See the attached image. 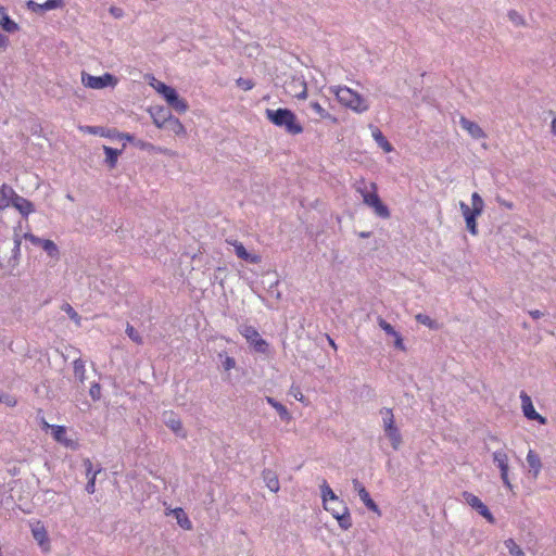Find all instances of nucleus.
<instances>
[{
  "instance_id": "f257e3e1",
  "label": "nucleus",
  "mask_w": 556,
  "mask_h": 556,
  "mask_svg": "<svg viewBox=\"0 0 556 556\" xmlns=\"http://www.w3.org/2000/svg\"><path fill=\"white\" fill-rule=\"evenodd\" d=\"M265 115L270 123L285 129L289 135L295 136L303 132V127L298 121L296 115L289 109H266Z\"/></svg>"
},
{
  "instance_id": "f03ea898",
  "label": "nucleus",
  "mask_w": 556,
  "mask_h": 556,
  "mask_svg": "<svg viewBox=\"0 0 556 556\" xmlns=\"http://www.w3.org/2000/svg\"><path fill=\"white\" fill-rule=\"evenodd\" d=\"M329 92L336 96L340 104L355 113H364L369 109L368 101L346 86H331Z\"/></svg>"
},
{
  "instance_id": "7ed1b4c3",
  "label": "nucleus",
  "mask_w": 556,
  "mask_h": 556,
  "mask_svg": "<svg viewBox=\"0 0 556 556\" xmlns=\"http://www.w3.org/2000/svg\"><path fill=\"white\" fill-rule=\"evenodd\" d=\"M356 191L361 193L363 201L366 205L371 207L375 213L381 218L390 216L389 208L381 202L377 194V186L375 182H365L364 180L357 182Z\"/></svg>"
},
{
  "instance_id": "20e7f679",
  "label": "nucleus",
  "mask_w": 556,
  "mask_h": 556,
  "mask_svg": "<svg viewBox=\"0 0 556 556\" xmlns=\"http://www.w3.org/2000/svg\"><path fill=\"white\" fill-rule=\"evenodd\" d=\"M382 417V428L386 437L390 440L394 451H397L402 444V435L400 429L395 426L394 415L391 408L383 407L380 409Z\"/></svg>"
},
{
  "instance_id": "39448f33",
  "label": "nucleus",
  "mask_w": 556,
  "mask_h": 556,
  "mask_svg": "<svg viewBox=\"0 0 556 556\" xmlns=\"http://www.w3.org/2000/svg\"><path fill=\"white\" fill-rule=\"evenodd\" d=\"M153 87L160 94L163 96V98L166 100L170 108H173L179 113H184L187 111V102L179 97V94L173 87L167 86L162 81H157L155 85H153Z\"/></svg>"
},
{
  "instance_id": "423d86ee",
  "label": "nucleus",
  "mask_w": 556,
  "mask_h": 556,
  "mask_svg": "<svg viewBox=\"0 0 556 556\" xmlns=\"http://www.w3.org/2000/svg\"><path fill=\"white\" fill-rule=\"evenodd\" d=\"M239 332L245 338L253 349L258 353H266L268 351V343L262 339L255 327L250 325L239 326Z\"/></svg>"
},
{
  "instance_id": "0eeeda50",
  "label": "nucleus",
  "mask_w": 556,
  "mask_h": 556,
  "mask_svg": "<svg viewBox=\"0 0 556 556\" xmlns=\"http://www.w3.org/2000/svg\"><path fill=\"white\" fill-rule=\"evenodd\" d=\"M81 83L87 88L103 89L109 86H115L117 79L110 73H105L102 76H92L86 72H81Z\"/></svg>"
},
{
  "instance_id": "6e6552de",
  "label": "nucleus",
  "mask_w": 556,
  "mask_h": 556,
  "mask_svg": "<svg viewBox=\"0 0 556 556\" xmlns=\"http://www.w3.org/2000/svg\"><path fill=\"white\" fill-rule=\"evenodd\" d=\"M325 509L337 519L339 527L342 530H349L352 527L351 514L343 501L326 506Z\"/></svg>"
},
{
  "instance_id": "1a4fd4ad",
  "label": "nucleus",
  "mask_w": 556,
  "mask_h": 556,
  "mask_svg": "<svg viewBox=\"0 0 556 556\" xmlns=\"http://www.w3.org/2000/svg\"><path fill=\"white\" fill-rule=\"evenodd\" d=\"M492 458L501 471V479L504 485L508 489H511V483L508 478L509 465L507 453L504 450H497L493 453Z\"/></svg>"
},
{
  "instance_id": "9d476101",
  "label": "nucleus",
  "mask_w": 556,
  "mask_h": 556,
  "mask_svg": "<svg viewBox=\"0 0 556 556\" xmlns=\"http://www.w3.org/2000/svg\"><path fill=\"white\" fill-rule=\"evenodd\" d=\"M520 400H521V408H522V413L525 415V417L529 420H535L538 421L539 424L541 425H545L546 424V418L543 417L542 415H540L533 404H532V400L531 397L525 392V391H521L520 392Z\"/></svg>"
},
{
  "instance_id": "9b49d317",
  "label": "nucleus",
  "mask_w": 556,
  "mask_h": 556,
  "mask_svg": "<svg viewBox=\"0 0 556 556\" xmlns=\"http://www.w3.org/2000/svg\"><path fill=\"white\" fill-rule=\"evenodd\" d=\"M462 495L465 502L473 509H476L481 516H483L489 522H494L493 515L491 514L486 505H484L478 496L470 492H463Z\"/></svg>"
},
{
  "instance_id": "f8f14e48",
  "label": "nucleus",
  "mask_w": 556,
  "mask_h": 556,
  "mask_svg": "<svg viewBox=\"0 0 556 556\" xmlns=\"http://www.w3.org/2000/svg\"><path fill=\"white\" fill-rule=\"evenodd\" d=\"M64 5V0H47L45 3H38L34 0H29L26 3L27 9L37 14H43L46 11L62 9Z\"/></svg>"
},
{
  "instance_id": "ddd939ff",
  "label": "nucleus",
  "mask_w": 556,
  "mask_h": 556,
  "mask_svg": "<svg viewBox=\"0 0 556 556\" xmlns=\"http://www.w3.org/2000/svg\"><path fill=\"white\" fill-rule=\"evenodd\" d=\"M459 207H460L463 217L466 222L467 230L473 236L478 235V226H477L476 220H477V217L480 216L481 214L472 211L470 208V206L463 201L459 203Z\"/></svg>"
},
{
  "instance_id": "4468645a",
  "label": "nucleus",
  "mask_w": 556,
  "mask_h": 556,
  "mask_svg": "<svg viewBox=\"0 0 556 556\" xmlns=\"http://www.w3.org/2000/svg\"><path fill=\"white\" fill-rule=\"evenodd\" d=\"M28 239L31 243L39 245L42 248V250L52 258L59 257V248L58 245L49 239H41L34 235H29Z\"/></svg>"
},
{
  "instance_id": "2eb2a0df",
  "label": "nucleus",
  "mask_w": 556,
  "mask_h": 556,
  "mask_svg": "<svg viewBox=\"0 0 556 556\" xmlns=\"http://www.w3.org/2000/svg\"><path fill=\"white\" fill-rule=\"evenodd\" d=\"M164 424L178 437L185 438L186 431L182 428L180 418L173 412L165 413L163 416Z\"/></svg>"
},
{
  "instance_id": "dca6fc26",
  "label": "nucleus",
  "mask_w": 556,
  "mask_h": 556,
  "mask_svg": "<svg viewBox=\"0 0 556 556\" xmlns=\"http://www.w3.org/2000/svg\"><path fill=\"white\" fill-rule=\"evenodd\" d=\"M459 125L465 129L473 139H481L485 137L483 129L475 122L462 116Z\"/></svg>"
},
{
  "instance_id": "f3484780",
  "label": "nucleus",
  "mask_w": 556,
  "mask_h": 556,
  "mask_svg": "<svg viewBox=\"0 0 556 556\" xmlns=\"http://www.w3.org/2000/svg\"><path fill=\"white\" fill-rule=\"evenodd\" d=\"M15 195H17V193L14 189L9 185L3 184L0 187V211L12 205Z\"/></svg>"
},
{
  "instance_id": "a211bd4d",
  "label": "nucleus",
  "mask_w": 556,
  "mask_h": 556,
  "mask_svg": "<svg viewBox=\"0 0 556 556\" xmlns=\"http://www.w3.org/2000/svg\"><path fill=\"white\" fill-rule=\"evenodd\" d=\"M12 206H14L24 217H27L29 214L35 212L34 204L18 194L15 195Z\"/></svg>"
},
{
  "instance_id": "6ab92c4d",
  "label": "nucleus",
  "mask_w": 556,
  "mask_h": 556,
  "mask_svg": "<svg viewBox=\"0 0 556 556\" xmlns=\"http://www.w3.org/2000/svg\"><path fill=\"white\" fill-rule=\"evenodd\" d=\"M320 491H321V500H323L324 508H326V506H329L331 504H337L339 502H342L334 494V492L331 490V488L329 486V484L327 483L326 480H324L323 483L320 484Z\"/></svg>"
},
{
  "instance_id": "aec40b11",
  "label": "nucleus",
  "mask_w": 556,
  "mask_h": 556,
  "mask_svg": "<svg viewBox=\"0 0 556 556\" xmlns=\"http://www.w3.org/2000/svg\"><path fill=\"white\" fill-rule=\"evenodd\" d=\"M232 245L235 248L236 255L240 260H243V261L249 262L251 264H257L260 262V260H261L260 256L255 255V254L249 253L241 242L235 241L232 243Z\"/></svg>"
},
{
  "instance_id": "412c9836",
  "label": "nucleus",
  "mask_w": 556,
  "mask_h": 556,
  "mask_svg": "<svg viewBox=\"0 0 556 556\" xmlns=\"http://www.w3.org/2000/svg\"><path fill=\"white\" fill-rule=\"evenodd\" d=\"M166 515H173L175 517V519L177 520V523L182 529H185V530L192 529V522L190 521V519L188 518L187 514L185 513V510L182 508L177 507L174 509H168Z\"/></svg>"
},
{
  "instance_id": "4be33fe9",
  "label": "nucleus",
  "mask_w": 556,
  "mask_h": 556,
  "mask_svg": "<svg viewBox=\"0 0 556 556\" xmlns=\"http://www.w3.org/2000/svg\"><path fill=\"white\" fill-rule=\"evenodd\" d=\"M526 460L533 477L536 478L542 469V462L540 456L533 450H529Z\"/></svg>"
},
{
  "instance_id": "5701e85b",
  "label": "nucleus",
  "mask_w": 556,
  "mask_h": 556,
  "mask_svg": "<svg viewBox=\"0 0 556 556\" xmlns=\"http://www.w3.org/2000/svg\"><path fill=\"white\" fill-rule=\"evenodd\" d=\"M262 476H263V480H264L266 486L271 492L277 493L280 489V484H279V480H278L276 472H274L270 469H265V470H263Z\"/></svg>"
},
{
  "instance_id": "b1692460",
  "label": "nucleus",
  "mask_w": 556,
  "mask_h": 556,
  "mask_svg": "<svg viewBox=\"0 0 556 556\" xmlns=\"http://www.w3.org/2000/svg\"><path fill=\"white\" fill-rule=\"evenodd\" d=\"M151 115L155 126L157 128H163L166 125L167 119H169L172 113L167 109L159 108L155 111H152Z\"/></svg>"
},
{
  "instance_id": "393cba45",
  "label": "nucleus",
  "mask_w": 556,
  "mask_h": 556,
  "mask_svg": "<svg viewBox=\"0 0 556 556\" xmlns=\"http://www.w3.org/2000/svg\"><path fill=\"white\" fill-rule=\"evenodd\" d=\"M0 26L8 33H14L18 25L10 18L4 7L0 5Z\"/></svg>"
},
{
  "instance_id": "a878e982",
  "label": "nucleus",
  "mask_w": 556,
  "mask_h": 556,
  "mask_svg": "<svg viewBox=\"0 0 556 556\" xmlns=\"http://www.w3.org/2000/svg\"><path fill=\"white\" fill-rule=\"evenodd\" d=\"M371 134L377 144L387 153L393 150L392 144L387 140L383 134L377 127H371Z\"/></svg>"
},
{
  "instance_id": "bb28decb",
  "label": "nucleus",
  "mask_w": 556,
  "mask_h": 556,
  "mask_svg": "<svg viewBox=\"0 0 556 556\" xmlns=\"http://www.w3.org/2000/svg\"><path fill=\"white\" fill-rule=\"evenodd\" d=\"M163 128L174 132L177 136L186 134L185 126L178 118L174 117L173 115H170L169 119H167L166 125Z\"/></svg>"
},
{
  "instance_id": "cd10ccee",
  "label": "nucleus",
  "mask_w": 556,
  "mask_h": 556,
  "mask_svg": "<svg viewBox=\"0 0 556 556\" xmlns=\"http://www.w3.org/2000/svg\"><path fill=\"white\" fill-rule=\"evenodd\" d=\"M103 150L105 153V163L110 168H114L117 164V159L122 153V150H117L108 146H103Z\"/></svg>"
},
{
  "instance_id": "c85d7f7f",
  "label": "nucleus",
  "mask_w": 556,
  "mask_h": 556,
  "mask_svg": "<svg viewBox=\"0 0 556 556\" xmlns=\"http://www.w3.org/2000/svg\"><path fill=\"white\" fill-rule=\"evenodd\" d=\"M266 401L271 407H274L277 410L282 420L289 421L291 419V415L285 405H282L281 403H279L278 401L270 396H267Z\"/></svg>"
},
{
  "instance_id": "c756f323",
  "label": "nucleus",
  "mask_w": 556,
  "mask_h": 556,
  "mask_svg": "<svg viewBox=\"0 0 556 556\" xmlns=\"http://www.w3.org/2000/svg\"><path fill=\"white\" fill-rule=\"evenodd\" d=\"M308 106L316 115H318L319 118L330 119L331 122L337 123V118L327 112L318 102H311Z\"/></svg>"
},
{
  "instance_id": "7c9ffc66",
  "label": "nucleus",
  "mask_w": 556,
  "mask_h": 556,
  "mask_svg": "<svg viewBox=\"0 0 556 556\" xmlns=\"http://www.w3.org/2000/svg\"><path fill=\"white\" fill-rule=\"evenodd\" d=\"M359 498L361 501L364 503V505L371 511L380 515V509L378 507V505L372 501V498L370 497L369 493L367 490L363 491L361 490V493H359Z\"/></svg>"
},
{
  "instance_id": "2f4dec72",
  "label": "nucleus",
  "mask_w": 556,
  "mask_h": 556,
  "mask_svg": "<svg viewBox=\"0 0 556 556\" xmlns=\"http://www.w3.org/2000/svg\"><path fill=\"white\" fill-rule=\"evenodd\" d=\"M34 539L40 546L48 544V534L43 526H37L31 530Z\"/></svg>"
},
{
  "instance_id": "473e14b6",
  "label": "nucleus",
  "mask_w": 556,
  "mask_h": 556,
  "mask_svg": "<svg viewBox=\"0 0 556 556\" xmlns=\"http://www.w3.org/2000/svg\"><path fill=\"white\" fill-rule=\"evenodd\" d=\"M74 375L83 383L86 379V368L83 359L77 358L73 362Z\"/></svg>"
},
{
  "instance_id": "72a5a7b5",
  "label": "nucleus",
  "mask_w": 556,
  "mask_h": 556,
  "mask_svg": "<svg viewBox=\"0 0 556 556\" xmlns=\"http://www.w3.org/2000/svg\"><path fill=\"white\" fill-rule=\"evenodd\" d=\"M504 545L511 556H526L525 552L513 539L505 540Z\"/></svg>"
},
{
  "instance_id": "f704fd0d",
  "label": "nucleus",
  "mask_w": 556,
  "mask_h": 556,
  "mask_svg": "<svg viewBox=\"0 0 556 556\" xmlns=\"http://www.w3.org/2000/svg\"><path fill=\"white\" fill-rule=\"evenodd\" d=\"M470 208L476 213L482 214L484 208V202L481 195L478 192H473L471 194V206Z\"/></svg>"
},
{
  "instance_id": "c9c22d12",
  "label": "nucleus",
  "mask_w": 556,
  "mask_h": 556,
  "mask_svg": "<svg viewBox=\"0 0 556 556\" xmlns=\"http://www.w3.org/2000/svg\"><path fill=\"white\" fill-rule=\"evenodd\" d=\"M61 309L67 314V316L75 321L76 325H80V316L78 313L73 308V306L68 303H64L61 307Z\"/></svg>"
},
{
  "instance_id": "e433bc0d",
  "label": "nucleus",
  "mask_w": 556,
  "mask_h": 556,
  "mask_svg": "<svg viewBox=\"0 0 556 556\" xmlns=\"http://www.w3.org/2000/svg\"><path fill=\"white\" fill-rule=\"evenodd\" d=\"M507 16L509 21L516 26H523L526 24L522 15L516 10H509Z\"/></svg>"
},
{
  "instance_id": "4c0bfd02",
  "label": "nucleus",
  "mask_w": 556,
  "mask_h": 556,
  "mask_svg": "<svg viewBox=\"0 0 556 556\" xmlns=\"http://www.w3.org/2000/svg\"><path fill=\"white\" fill-rule=\"evenodd\" d=\"M126 333L129 337V339L132 340L135 343H137V344L143 343L142 337L130 324H127V326H126Z\"/></svg>"
},
{
  "instance_id": "58836bf2",
  "label": "nucleus",
  "mask_w": 556,
  "mask_h": 556,
  "mask_svg": "<svg viewBox=\"0 0 556 556\" xmlns=\"http://www.w3.org/2000/svg\"><path fill=\"white\" fill-rule=\"evenodd\" d=\"M415 318L419 324H422L430 329H437L438 327L437 323L433 319H431L428 315L417 314Z\"/></svg>"
},
{
  "instance_id": "ea45409f",
  "label": "nucleus",
  "mask_w": 556,
  "mask_h": 556,
  "mask_svg": "<svg viewBox=\"0 0 556 556\" xmlns=\"http://www.w3.org/2000/svg\"><path fill=\"white\" fill-rule=\"evenodd\" d=\"M53 438L58 442H65L66 430L63 426H51Z\"/></svg>"
},
{
  "instance_id": "a19ab883",
  "label": "nucleus",
  "mask_w": 556,
  "mask_h": 556,
  "mask_svg": "<svg viewBox=\"0 0 556 556\" xmlns=\"http://www.w3.org/2000/svg\"><path fill=\"white\" fill-rule=\"evenodd\" d=\"M84 466H85V469H86V477H87V479H90V477L92 475H94V479H97L98 473H100L101 470H102L101 467H99L98 469L93 470L92 463H91V460L89 458H86L84 460Z\"/></svg>"
},
{
  "instance_id": "79ce46f5",
  "label": "nucleus",
  "mask_w": 556,
  "mask_h": 556,
  "mask_svg": "<svg viewBox=\"0 0 556 556\" xmlns=\"http://www.w3.org/2000/svg\"><path fill=\"white\" fill-rule=\"evenodd\" d=\"M379 327L389 336H397V331L393 328L392 325H390L388 321H386L384 319L380 318L379 321Z\"/></svg>"
},
{
  "instance_id": "37998d69",
  "label": "nucleus",
  "mask_w": 556,
  "mask_h": 556,
  "mask_svg": "<svg viewBox=\"0 0 556 556\" xmlns=\"http://www.w3.org/2000/svg\"><path fill=\"white\" fill-rule=\"evenodd\" d=\"M0 403L5 404L7 406H14L16 404V400L11 394L0 391Z\"/></svg>"
},
{
  "instance_id": "c03bdc74",
  "label": "nucleus",
  "mask_w": 556,
  "mask_h": 556,
  "mask_svg": "<svg viewBox=\"0 0 556 556\" xmlns=\"http://www.w3.org/2000/svg\"><path fill=\"white\" fill-rule=\"evenodd\" d=\"M294 84H296L301 88V90L298 93H295V97L299 99H305L307 97L306 83L304 80L298 79L294 81Z\"/></svg>"
},
{
  "instance_id": "a18cd8bd",
  "label": "nucleus",
  "mask_w": 556,
  "mask_h": 556,
  "mask_svg": "<svg viewBox=\"0 0 556 556\" xmlns=\"http://www.w3.org/2000/svg\"><path fill=\"white\" fill-rule=\"evenodd\" d=\"M89 394L93 401H98L101 397V386L97 382L92 383L89 390Z\"/></svg>"
},
{
  "instance_id": "49530a36",
  "label": "nucleus",
  "mask_w": 556,
  "mask_h": 556,
  "mask_svg": "<svg viewBox=\"0 0 556 556\" xmlns=\"http://www.w3.org/2000/svg\"><path fill=\"white\" fill-rule=\"evenodd\" d=\"M237 85L243 90H251L254 87V83L251 79L240 77L237 79Z\"/></svg>"
},
{
  "instance_id": "de8ad7c7",
  "label": "nucleus",
  "mask_w": 556,
  "mask_h": 556,
  "mask_svg": "<svg viewBox=\"0 0 556 556\" xmlns=\"http://www.w3.org/2000/svg\"><path fill=\"white\" fill-rule=\"evenodd\" d=\"M223 367L225 370H230L236 367V361L231 356H225V359L223 361Z\"/></svg>"
},
{
  "instance_id": "09e8293b",
  "label": "nucleus",
  "mask_w": 556,
  "mask_h": 556,
  "mask_svg": "<svg viewBox=\"0 0 556 556\" xmlns=\"http://www.w3.org/2000/svg\"><path fill=\"white\" fill-rule=\"evenodd\" d=\"M86 492L88 494H93L94 491H96V479H94V475H92L90 477V479H88V482L86 484V488H85Z\"/></svg>"
},
{
  "instance_id": "8fccbe9b",
  "label": "nucleus",
  "mask_w": 556,
  "mask_h": 556,
  "mask_svg": "<svg viewBox=\"0 0 556 556\" xmlns=\"http://www.w3.org/2000/svg\"><path fill=\"white\" fill-rule=\"evenodd\" d=\"M134 144H135L137 148L141 149V150H151V149H153V150H154V149H155V147H154L153 144H151V143H149V142H146V141H143V140H136V139H135Z\"/></svg>"
},
{
  "instance_id": "3c124183",
  "label": "nucleus",
  "mask_w": 556,
  "mask_h": 556,
  "mask_svg": "<svg viewBox=\"0 0 556 556\" xmlns=\"http://www.w3.org/2000/svg\"><path fill=\"white\" fill-rule=\"evenodd\" d=\"M290 393L294 396L295 400L303 402L304 395L302 394L301 390L296 387H292Z\"/></svg>"
},
{
  "instance_id": "603ef678",
  "label": "nucleus",
  "mask_w": 556,
  "mask_h": 556,
  "mask_svg": "<svg viewBox=\"0 0 556 556\" xmlns=\"http://www.w3.org/2000/svg\"><path fill=\"white\" fill-rule=\"evenodd\" d=\"M109 12L115 17V18H121L123 17L124 15V12L121 8H117V7H111L109 9Z\"/></svg>"
},
{
  "instance_id": "864d4df0",
  "label": "nucleus",
  "mask_w": 556,
  "mask_h": 556,
  "mask_svg": "<svg viewBox=\"0 0 556 556\" xmlns=\"http://www.w3.org/2000/svg\"><path fill=\"white\" fill-rule=\"evenodd\" d=\"M86 129L90 134L103 136V129L101 127L87 126Z\"/></svg>"
},
{
  "instance_id": "5fc2aeb1",
  "label": "nucleus",
  "mask_w": 556,
  "mask_h": 556,
  "mask_svg": "<svg viewBox=\"0 0 556 556\" xmlns=\"http://www.w3.org/2000/svg\"><path fill=\"white\" fill-rule=\"evenodd\" d=\"M118 138L119 139H123V140H126L128 142H135V136L131 135V134H128V132H121L118 134Z\"/></svg>"
},
{
  "instance_id": "6e6d98bb",
  "label": "nucleus",
  "mask_w": 556,
  "mask_h": 556,
  "mask_svg": "<svg viewBox=\"0 0 556 556\" xmlns=\"http://www.w3.org/2000/svg\"><path fill=\"white\" fill-rule=\"evenodd\" d=\"M353 488H354V491L357 492L358 495L361 493V490H363V491L366 490L365 486L357 479L353 480Z\"/></svg>"
},
{
  "instance_id": "4d7b16f0",
  "label": "nucleus",
  "mask_w": 556,
  "mask_h": 556,
  "mask_svg": "<svg viewBox=\"0 0 556 556\" xmlns=\"http://www.w3.org/2000/svg\"><path fill=\"white\" fill-rule=\"evenodd\" d=\"M394 338H395V346L397 349L404 350L405 348H404V344H403V339L400 336V333H397V336H394Z\"/></svg>"
},
{
  "instance_id": "13d9d810",
  "label": "nucleus",
  "mask_w": 556,
  "mask_h": 556,
  "mask_svg": "<svg viewBox=\"0 0 556 556\" xmlns=\"http://www.w3.org/2000/svg\"><path fill=\"white\" fill-rule=\"evenodd\" d=\"M529 314L533 319H539L543 316V313L539 309L530 311Z\"/></svg>"
},
{
  "instance_id": "bf43d9fd",
  "label": "nucleus",
  "mask_w": 556,
  "mask_h": 556,
  "mask_svg": "<svg viewBox=\"0 0 556 556\" xmlns=\"http://www.w3.org/2000/svg\"><path fill=\"white\" fill-rule=\"evenodd\" d=\"M497 202L500 203V205L505 206L508 210H511L514 207V204L511 202L501 200V199H497Z\"/></svg>"
},
{
  "instance_id": "052dcab7",
  "label": "nucleus",
  "mask_w": 556,
  "mask_h": 556,
  "mask_svg": "<svg viewBox=\"0 0 556 556\" xmlns=\"http://www.w3.org/2000/svg\"><path fill=\"white\" fill-rule=\"evenodd\" d=\"M8 41H9L8 37L0 33V48L7 47Z\"/></svg>"
},
{
  "instance_id": "680f3d73",
  "label": "nucleus",
  "mask_w": 556,
  "mask_h": 556,
  "mask_svg": "<svg viewBox=\"0 0 556 556\" xmlns=\"http://www.w3.org/2000/svg\"><path fill=\"white\" fill-rule=\"evenodd\" d=\"M20 248H21V240L20 239H15L13 252L14 253H18L20 252Z\"/></svg>"
},
{
  "instance_id": "e2e57ef3",
  "label": "nucleus",
  "mask_w": 556,
  "mask_h": 556,
  "mask_svg": "<svg viewBox=\"0 0 556 556\" xmlns=\"http://www.w3.org/2000/svg\"><path fill=\"white\" fill-rule=\"evenodd\" d=\"M551 128L552 132L556 136V117L552 121Z\"/></svg>"
},
{
  "instance_id": "0e129e2a",
  "label": "nucleus",
  "mask_w": 556,
  "mask_h": 556,
  "mask_svg": "<svg viewBox=\"0 0 556 556\" xmlns=\"http://www.w3.org/2000/svg\"><path fill=\"white\" fill-rule=\"evenodd\" d=\"M359 236L362 238H368L370 236V232H361Z\"/></svg>"
},
{
  "instance_id": "69168bd1",
  "label": "nucleus",
  "mask_w": 556,
  "mask_h": 556,
  "mask_svg": "<svg viewBox=\"0 0 556 556\" xmlns=\"http://www.w3.org/2000/svg\"><path fill=\"white\" fill-rule=\"evenodd\" d=\"M66 198H67L68 200H71V201H74V198L72 197V194H71V193H67V194H66Z\"/></svg>"
}]
</instances>
